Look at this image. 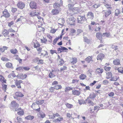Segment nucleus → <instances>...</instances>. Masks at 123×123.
I'll use <instances>...</instances> for the list:
<instances>
[{"instance_id": "obj_53", "label": "nucleus", "mask_w": 123, "mask_h": 123, "mask_svg": "<svg viewBox=\"0 0 123 123\" xmlns=\"http://www.w3.org/2000/svg\"><path fill=\"white\" fill-rule=\"evenodd\" d=\"M1 59L3 61L7 62L9 61V59H8L5 57H1Z\"/></svg>"}, {"instance_id": "obj_26", "label": "nucleus", "mask_w": 123, "mask_h": 123, "mask_svg": "<svg viewBox=\"0 0 123 123\" xmlns=\"http://www.w3.org/2000/svg\"><path fill=\"white\" fill-rule=\"evenodd\" d=\"M40 55H42L44 56L48 55V53L47 51L45 50H42L41 52Z\"/></svg>"}, {"instance_id": "obj_48", "label": "nucleus", "mask_w": 123, "mask_h": 123, "mask_svg": "<svg viewBox=\"0 0 123 123\" xmlns=\"http://www.w3.org/2000/svg\"><path fill=\"white\" fill-rule=\"evenodd\" d=\"M49 118L50 119H53L55 118V116L54 115V113H50L49 114Z\"/></svg>"}, {"instance_id": "obj_8", "label": "nucleus", "mask_w": 123, "mask_h": 123, "mask_svg": "<svg viewBox=\"0 0 123 123\" xmlns=\"http://www.w3.org/2000/svg\"><path fill=\"white\" fill-rule=\"evenodd\" d=\"M2 13L3 15L1 16V17L3 16L5 18H8L10 16V13L8 12V10L6 9L4 10L3 12Z\"/></svg>"}, {"instance_id": "obj_24", "label": "nucleus", "mask_w": 123, "mask_h": 123, "mask_svg": "<svg viewBox=\"0 0 123 123\" xmlns=\"http://www.w3.org/2000/svg\"><path fill=\"white\" fill-rule=\"evenodd\" d=\"M113 63L115 65H118L120 63V60L117 59L114 60L113 61Z\"/></svg>"}, {"instance_id": "obj_15", "label": "nucleus", "mask_w": 123, "mask_h": 123, "mask_svg": "<svg viewBox=\"0 0 123 123\" xmlns=\"http://www.w3.org/2000/svg\"><path fill=\"white\" fill-rule=\"evenodd\" d=\"M56 70H52L51 72L49 74V77L50 78H52L55 77L56 75Z\"/></svg>"}, {"instance_id": "obj_35", "label": "nucleus", "mask_w": 123, "mask_h": 123, "mask_svg": "<svg viewBox=\"0 0 123 123\" xmlns=\"http://www.w3.org/2000/svg\"><path fill=\"white\" fill-rule=\"evenodd\" d=\"M44 102V100H37L36 102L38 105H41Z\"/></svg>"}, {"instance_id": "obj_45", "label": "nucleus", "mask_w": 123, "mask_h": 123, "mask_svg": "<svg viewBox=\"0 0 123 123\" xmlns=\"http://www.w3.org/2000/svg\"><path fill=\"white\" fill-rule=\"evenodd\" d=\"M67 68L65 66H63L62 68H61L60 71V72L64 71L65 70H67Z\"/></svg>"}, {"instance_id": "obj_28", "label": "nucleus", "mask_w": 123, "mask_h": 123, "mask_svg": "<svg viewBox=\"0 0 123 123\" xmlns=\"http://www.w3.org/2000/svg\"><path fill=\"white\" fill-rule=\"evenodd\" d=\"M6 66L8 68H12V67H12V64L10 62L7 63L6 64Z\"/></svg>"}, {"instance_id": "obj_14", "label": "nucleus", "mask_w": 123, "mask_h": 123, "mask_svg": "<svg viewBox=\"0 0 123 123\" xmlns=\"http://www.w3.org/2000/svg\"><path fill=\"white\" fill-rule=\"evenodd\" d=\"M70 63L72 65H74L77 62V58L76 57H72L70 58Z\"/></svg>"}, {"instance_id": "obj_42", "label": "nucleus", "mask_w": 123, "mask_h": 123, "mask_svg": "<svg viewBox=\"0 0 123 123\" xmlns=\"http://www.w3.org/2000/svg\"><path fill=\"white\" fill-rule=\"evenodd\" d=\"M68 11L71 10L75 8V7H74V5H72L71 4H69L68 5Z\"/></svg>"}, {"instance_id": "obj_41", "label": "nucleus", "mask_w": 123, "mask_h": 123, "mask_svg": "<svg viewBox=\"0 0 123 123\" xmlns=\"http://www.w3.org/2000/svg\"><path fill=\"white\" fill-rule=\"evenodd\" d=\"M39 115L40 117L41 118H43L45 116V114L43 112H40L39 113Z\"/></svg>"}, {"instance_id": "obj_54", "label": "nucleus", "mask_w": 123, "mask_h": 123, "mask_svg": "<svg viewBox=\"0 0 123 123\" xmlns=\"http://www.w3.org/2000/svg\"><path fill=\"white\" fill-rule=\"evenodd\" d=\"M119 73H122L123 72V68L120 67L117 69Z\"/></svg>"}, {"instance_id": "obj_18", "label": "nucleus", "mask_w": 123, "mask_h": 123, "mask_svg": "<svg viewBox=\"0 0 123 123\" xmlns=\"http://www.w3.org/2000/svg\"><path fill=\"white\" fill-rule=\"evenodd\" d=\"M63 118L62 117H59L53 121L55 123H60L63 120Z\"/></svg>"}, {"instance_id": "obj_33", "label": "nucleus", "mask_w": 123, "mask_h": 123, "mask_svg": "<svg viewBox=\"0 0 123 123\" xmlns=\"http://www.w3.org/2000/svg\"><path fill=\"white\" fill-rule=\"evenodd\" d=\"M73 89L72 87L69 86H67L65 89V92H68L72 90Z\"/></svg>"}, {"instance_id": "obj_27", "label": "nucleus", "mask_w": 123, "mask_h": 123, "mask_svg": "<svg viewBox=\"0 0 123 123\" xmlns=\"http://www.w3.org/2000/svg\"><path fill=\"white\" fill-rule=\"evenodd\" d=\"M11 105H14V106L15 107H18L19 106V104L16 103L15 101H12L11 103Z\"/></svg>"}, {"instance_id": "obj_49", "label": "nucleus", "mask_w": 123, "mask_h": 123, "mask_svg": "<svg viewBox=\"0 0 123 123\" xmlns=\"http://www.w3.org/2000/svg\"><path fill=\"white\" fill-rule=\"evenodd\" d=\"M110 34L109 33H104L102 35V36L103 37L106 36L107 37H110Z\"/></svg>"}, {"instance_id": "obj_10", "label": "nucleus", "mask_w": 123, "mask_h": 123, "mask_svg": "<svg viewBox=\"0 0 123 123\" xmlns=\"http://www.w3.org/2000/svg\"><path fill=\"white\" fill-rule=\"evenodd\" d=\"M30 6L31 8L32 9H36L37 8V4L34 1H32L30 3Z\"/></svg>"}, {"instance_id": "obj_25", "label": "nucleus", "mask_w": 123, "mask_h": 123, "mask_svg": "<svg viewBox=\"0 0 123 123\" xmlns=\"http://www.w3.org/2000/svg\"><path fill=\"white\" fill-rule=\"evenodd\" d=\"M0 81L2 83H6V80L2 75H0Z\"/></svg>"}, {"instance_id": "obj_32", "label": "nucleus", "mask_w": 123, "mask_h": 123, "mask_svg": "<svg viewBox=\"0 0 123 123\" xmlns=\"http://www.w3.org/2000/svg\"><path fill=\"white\" fill-rule=\"evenodd\" d=\"M53 7L55 9H56L57 8H59L60 7V5L57 3H54L53 4Z\"/></svg>"}, {"instance_id": "obj_39", "label": "nucleus", "mask_w": 123, "mask_h": 123, "mask_svg": "<svg viewBox=\"0 0 123 123\" xmlns=\"http://www.w3.org/2000/svg\"><path fill=\"white\" fill-rule=\"evenodd\" d=\"M112 73L111 72H108L106 73V78L109 79L112 77Z\"/></svg>"}, {"instance_id": "obj_61", "label": "nucleus", "mask_w": 123, "mask_h": 123, "mask_svg": "<svg viewBox=\"0 0 123 123\" xmlns=\"http://www.w3.org/2000/svg\"><path fill=\"white\" fill-rule=\"evenodd\" d=\"M120 13V11L118 9H117L115 10V15L116 16H117Z\"/></svg>"}, {"instance_id": "obj_47", "label": "nucleus", "mask_w": 123, "mask_h": 123, "mask_svg": "<svg viewBox=\"0 0 123 123\" xmlns=\"http://www.w3.org/2000/svg\"><path fill=\"white\" fill-rule=\"evenodd\" d=\"M59 37H56L54 39V40L53 44V45H55L56 43L58 40L59 39Z\"/></svg>"}, {"instance_id": "obj_17", "label": "nucleus", "mask_w": 123, "mask_h": 123, "mask_svg": "<svg viewBox=\"0 0 123 123\" xmlns=\"http://www.w3.org/2000/svg\"><path fill=\"white\" fill-rule=\"evenodd\" d=\"M32 43L33 44V46L34 48H37L40 46V44L37 40L33 41Z\"/></svg>"}, {"instance_id": "obj_19", "label": "nucleus", "mask_w": 123, "mask_h": 123, "mask_svg": "<svg viewBox=\"0 0 123 123\" xmlns=\"http://www.w3.org/2000/svg\"><path fill=\"white\" fill-rule=\"evenodd\" d=\"M90 112L91 114L90 116L91 117H95L96 114L95 111L93 109L91 108H90Z\"/></svg>"}, {"instance_id": "obj_37", "label": "nucleus", "mask_w": 123, "mask_h": 123, "mask_svg": "<svg viewBox=\"0 0 123 123\" xmlns=\"http://www.w3.org/2000/svg\"><path fill=\"white\" fill-rule=\"evenodd\" d=\"M65 105L68 108L70 109L73 107V105H72L68 103H67Z\"/></svg>"}, {"instance_id": "obj_40", "label": "nucleus", "mask_w": 123, "mask_h": 123, "mask_svg": "<svg viewBox=\"0 0 123 123\" xmlns=\"http://www.w3.org/2000/svg\"><path fill=\"white\" fill-rule=\"evenodd\" d=\"M96 97L95 94L94 93L91 94L89 96V98L90 99H92L95 98Z\"/></svg>"}, {"instance_id": "obj_9", "label": "nucleus", "mask_w": 123, "mask_h": 123, "mask_svg": "<svg viewBox=\"0 0 123 123\" xmlns=\"http://www.w3.org/2000/svg\"><path fill=\"white\" fill-rule=\"evenodd\" d=\"M17 6L18 8L20 9H22L25 7V4L24 2L20 1L18 3Z\"/></svg>"}, {"instance_id": "obj_6", "label": "nucleus", "mask_w": 123, "mask_h": 123, "mask_svg": "<svg viewBox=\"0 0 123 123\" xmlns=\"http://www.w3.org/2000/svg\"><path fill=\"white\" fill-rule=\"evenodd\" d=\"M15 111H18L17 113V114L18 115L20 116H23L24 114V111L21 108H18V109H16L15 110Z\"/></svg>"}, {"instance_id": "obj_55", "label": "nucleus", "mask_w": 123, "mask_h": 123, "mask_svg": "<svg viewBox=\"0 0 123 123\" xmlns=\"http://www.w3.org/2000/svg\"><path fill=\"white\" fill-rule=\"evenodd\" d=\"M59 63H60L58 66L59 65L60 66L62 65L64 63L63 60L62 59H61L59 61Z\"/></svg>"}, {"instance_id": "obj_46", "label": "nucleus", "mask_w": 123, "mask_h": 123, "mask_svg": "<svg viewBox=\"0 0 123 123\" xmlns=\"http://www.w3.org/2000/svg\"><path fill=\"white\" fill-rule=\"evenodd\" d=\"M47 37L49 39H50V41H49V42L51 43L52 41V37L49 34H48L47 35Z\"/></svg>"}, {"instance_id": "obj_36", "label": "nucleus", "mask_w": 123, "mask_h": 123, "mask_svg": "<svg viewBox=\"0 0 123 123\" xmlns=\"http://www.w3.org/2000/svg\"><path fill=\"white\" fill-rule=\"evenodd\" d=\"M8 48L6 46H4L0 48V50L2 52H3L5 50H7Z\"/></svg>"}, {"instance_id": "obj_51", "label": "nucleus", "mask_w": 123, "mask_h": 123, "mask_svg": "<svg viewBox=\"0 0 123 123\" xmlns=\"http://www.w3.org/2000/svg\"><path fill=\"white\" fill-rule=\"evenodd\" d=\"M17 11V8L12 7V8L11 11L13 13H15Z\"/></svg>"}, {"instance_id": "obj_5", "label": "nucleus", "mask_w": 123, "mask_h": 123, "mask_svg": "<svg viewBox=\"0 0 123 123\" xmlns=\"http://www.w3.org/2000/svg\"><path fill=\"white\" fill-rule=\"evenodd\" d=\"M61 9L60 8L58 9H53L51 12L52 15H56L59 14L61 11Z\"/></svg>"}, {"instance_id": "obj_3", "label": "nucleus", "mask_w": 123, "mask_h": 123, "mask_svg": "<svg viewBox=\"0 0 123 123\" xmlns=\"http://www.w3.org/2000/svg\"><path fill=\"white\" fill-rule=\"evenodd\" d=\"M86 18L85 17V16H84L79 15L78 16L77 19V21L78 23H82L84 21L86 20Z\"/></svg>"}, {"instance_id": "obj_52", "label": "nucleus", "mask_w": 123, "mask_h": 123, "mask_svg": "<svg viewBox=\"0 0 123 123\" xmlns=\"http://www.w3.org/2000/svg\"><path fill=\"white\" fill-rule=\"evenodd\" d=\"M2 89L5 92L6 91V90L7 89V85H6L4 84L3 85H2Z\"/></svg>"}, {"instance_id": "obj_23", "label": "nucleus", "mask_w": 123, "mask_h": 123, "mask_svg": "<svg viewBox=\"0 0 123 123\" xmlns=\"http://www.w3.org/2000/svg\"><path fill=\"white\" fill-rule=\"evenodd\" d=\"M85 60L88 63H89L91 61H92V56H89L86 58L85 59Z\"/></svg>"}, {"instance_id": "obj_12", "label": "nucleus", "mask_w": 123, "mask_h": 123, "mask_svg": "<svg viewBox=\"0 0 123 123\" xmlns=\"http://www.w3.org/2000/svg\"><path fill=\"white\" fill-rule=\"evenodd\" d=\"M15 97L14 98H22L24 96V95L21 92H16L15 94Z\"/></svg>"}, {"instance_id": "obj_11", "label": "nucleus", "mask_w": 123, "mask_h": 123, "mask_svg": "<svg viewBox=\"0 0 123 123\" xmlns=\"http://www.w3.org/2000/svg\"><path fill=\"white\" fill-rule=\"evenodd\" d=\"M16 77L17 78L20 79L24 80L26 78L27 75L25 74H23L22 73H20L18 74L16 76Z\"/></svg>"}, {"instance_id": "obj_57", "label": "nucleus", "mask_w": 123, "mask_h": 123, "mask_svg": "<svg viewBox=\"0 0 123 123\" xmlns=\"http://www.w3.org/2000/svg\"><path fill=\"white\" fill-rule=\"evenodd\" d=\"M55 89L54 87H51L49 89V92H51V93L53 92L55 90Z\"/></svg>"}, {"instance_id": "obj_58", "label": "nucleus", "mask_w": 123, "mask_h": 123, "mask_svg": "<svg viewBox=\"0 0 123 123\" xmlns=\"http://www.w3.org/2000/svg\"><path fill=\"white\" fill-rule=\"evenodd\" d=\"M63 39L64 40V42H67L68 41V40L69 39L68 37H63Z\"/></svg>"}, {"instance_id": "obj_4", "label": "nucleus", "mask_w": 123, "mask_h": 123, "mask_svg": "<svg viewBox=\"0 0 123 123\" xmlns=\"http://www.w3.org/2000/svg\"><path fill=\"white\" fill-rule=\"evenodd\" d=\"M86 19H90L92 20L94 18V15L93 13L91 12H89L86 15Z\"/></svg>"}, {"instance_id": "obj_63", "label": "nucleus", "mask_w": 123, "mask_h": 123, "mask_svg": "<svg viewBox=\"0 0 123 123\" xmlns=\"http://www.w3.org/2000/svg\"><path fill=\"white\" fill-rule=\"evenodd\" d=\"M88 103L90 105L93 106L94 104L93 102L90 100H89L88 102Z\"/></svg>"}, {"instance_id": "obj_20", "label": "nucleus", "mask_w": 123, "mask_h": 123, "mask_svg": "<svg viewBox=\"0 0 123 123\" xmlns=\"http://www.w3.org/2000/svg\"><path fill=\"white\" fill-rule=\"evenodd\" d=\"M72 94L75 96H79L80 93V91L76 90H72Z\"/></svg>"}, {"instance_id": "obj_64", "label": "nucleus", "mask_w": 123, "mask_h": 123, "mask_svg": "<svg viewBox=\"0 0 123 123\" xmlns=\"http://www.w3.org/2000/svg\"><path fill=\"white\" fill-rule=\"evenodd\" d=\"M17 119L18 123H20L22 121V118L21 117H17Z\"/></svg>"}, {"instance_id": "obj_2", "label": "nucleus", "mask_w": 123, "mask_h": 123, "mask_svg": "<svg viewBox=\"0 0 123 123\" xmlns=\"http://www.w3.org/2000/svg\"><path fill=\"white\" fill-rule=\"evenodd\" d=\"M76 19L74 16H71L68 18L67 21L68 23L71 25H74L75 24Z\"/></svg>"}, {"instance_id": "obj_50", "label": "nucleus", "mask_w": 123, "mask_h": 123, "mask_svg": "<svg viewBox=\"0 0 123 123\" xmlns=\"http://www.w3.org/2000/svg\"><path fill=\"white\" fill-rule=\"evenodd\" d=\"M37 49V50L38 52V54L39 55L41 54V52L42 51V48L41 47H38Z\"/></svg>"}, {"instance_id": "obj_16", "label": "nucleus", "mask_w": 123, "mask_h": 123, "mask_svg": "<svg viewBox=\"0 0 123 123\" xmlns=\"http://www.w3.org/2000/svg\"><path fill=\"white\" fill-rule=\"evenodd\" d=\"M76 7L71 10L68 11L67 12L71 16L74 15L75 13H76L75 12L76 11Z\"/></svg>"}, {"instance_id": "obj_30", "label": "nucleus", "mask_w": 123, "mask_h": 123, "mask_svg": "<svg viewBox=\"0 0 123 123\" xmlns=\"http://www.w3.org/2000/svg\"><path fill=\"white\" fill-rule=\"evenodd\" d=\"M86 75L84 74H82L79 76L80 78V79L82 80H84L86 78Z\"/></svg>"}, {"instance_id": "obj_29", "label": "nucleus", "mask_w": 123, "mask_h": 123, "mask_svg": "<svg viewBox=\"0 0 123 123\" xmlns=\"http://www.w3.org/2000/svg\"><path fill=\"white\" fill-rule=\"evenodd\" d=\"M25 119L27 120H32L34 118V117L33 116L31 115H28L25 117Z\"/></svg>"}, {"instance_id": "obj_22", "label": "nucleus", "mask_w": 123, "mask_h": 123, "mask_svg": "<svg viewBox=\"0 0 123 123\" xmlns=\"http://www.w3.org/2000/svg\"><path fill=\"white\" fill-rule=\"evenodd\" d=\"M37 29L38 32H44L45 30V29L44 28L40 26L39 25H38Z\"/></svg>"}, {"instance_id": "obj_31", "label": "nucleus", "mask_w": 123, "mask_h": 123, "mask_svg": "<svg viewBox=\"0 0 123 123\" xmlns=\"http://www.w3.org/2000/svg\"><path fill=\"white\" fill-rule=\"evenodd\" d=\"M55 89L56 90H58L61 89L62 87L61 85H56L54 86Z\"/></svg>"}, {"instance_id": "obj_59", "label": "nucleus", "mask_w": 123, "mask_h": 123, "mask_svg": "<svg viewBox=\"0 0 123 123\" xmlns=\"http://www.w3.org/2000/svg\"><path fill=\"white\" fill-rule=\"evenodd\" d=\"M57 30V29H51L50 31V32L51 33L54 34L55 33Z\"/></svg>"}, {"instance_id": "obj_21", "label": "nucleus", "mask_w": 123, "mask_h": 123, "mask_svg": "<svg viewBox=\"0 0 123 123\" xmlns=\"http://www.w3.org/2000/svg\"><path fill=\"white\" fill-rule=\"evenodd\" d=\"M37 18L39 20L38 21V24H40L41 25H43V23L44 22L43 18L39 16H38Z\"/></svg>"}, {"instance_id": "obj_44", "label": "nucleus", "mask_w": 123, "mask_h": 123, "mask_svg": "<svg viewBox=\"0 0 123 123\" xmlns=\"http://www.w3.org/2000/svg\"><path fill=\"white\" fill-rule=\"evenodd\" d=\"M16 70L18 71H23V67L19 66L17 68Z\"/></svg>"}, {"instance_id": "obj_62", "label": "nucleus", "mask_w": 123, "mask_h": 123, "mask_svg": "<svg viewBox=\"0 0 123 123\" xmlns=\"http://www.w3.org/2000/svg\"><path fill=\"white\" fill-rule=\"evenodd\" d=\"M43 60H40L38 61L37 64H43Z\"/></svg>"}, {"instance_id": "obj_1", "label": "nucleus", "mask_w": 123, "mask_h": 123, "mask_svg": "<svg viewBox=\"0 0 123 123\" xmlns=\"http://www.w3.org/2000/svg\"><path fill=\"white\" fill-rule=\"evenodd\" d=\"M9 32L11 33H14L15 32V31L13 30L12 28L9 29L8 30L4 29L2 31V34L5 37H9L10 36L9 35Z\"/></svg>"}, {"instance_id": "obj_34", "label": "nucleus", "mask_w": 123, "mask_h": 123, "mask_svg": "<svg viewBox=\"0 0 123 123\" xmlns=\"http://www.w3.org/2000/svg\"><path fill=\"white\" fill-rule=\"evenodd\" d=\"M105 12V16L107 17L111 13V12L110 10H109L108 11Z\"/></svg>"}, {"instance_id": "obj_38", "label": "nucleus", "mask_w": 123, "mask_h": 123, "mask_svg": "<svg viewBox=\"0 0 123 123\" xmlns=\"http://www.w3.org/2000/svg\"><path fill=\"white\" fill-rule=\"evenodd\" d=\"M100 107L96 105L94 106L93 110L95 111L96 113H97V111L99 110Z\"/></svg>"}, {"instance_id": "obj_56", "label": "nucleus", "mask_w": 123, "mask_h": 123, "mask_svg": "<svg viewBox=\"0 0 123 123\" xmlns=\"http://www.w3.org/2000/svg\"><path fill=\"white\" fill-rule=\"evenodd\" d=\"M24 19V18L23 17L21 16L20 17V18H18L17 20H16V22H18L19 21H22V20Z\"/></svg>"}, {"instance_id": "obj_43", "label": "nucleus", "mask_w": 123, "mask_h": 123, "mask_svg": "<svg viewBox=\"0 0 123 123\" xmlns=\"http://www.w3.org/2000/svg\"><path fill=\"white\" fill-rule=\"evenodd\" d=\"M11 52L13 54H16L18 52V51L16 49H11L10 50Z\"/></svg>"}, {"instance_id": "obj_60", "label": "nucleus", "mask_w": 123, "mask_h": 123, "mask_svg": "<svg viewBox=\"0 0 123 123\" xmlns=\"http://www.w3.org/2000/svg\"><path fill=\"white\" fill-rule=\"evenodd\" d=\"M8 26L9 27H10L12 25H13L14 23L13 21H11L10 22H8Z\"/></svg>"}, {"instance_id": "obj_7", "label": "nucleus", "mask_w": 123, "mask_h": 123, "mask_svg": "<svg viewBox=\"0 0 123 123\" xmlns=\"http://www.w3.org/2000/svg\"><path fill=\"white\" fill-rule=\"evenodd\" d=\"M23 81L21 80H17L15 82V84L18 89H20L22 87L21 85V84L22 83Z\"/></svg>"}, {"instance_id": "obj_13", "label": "nucleus", "mask_w": 123, "mask_h": 123, "mask_svg": "<svg viewBox=\"0 0 123 123\" xmlns=\"http://www.w3.org/2000/svg\"><path fill=\"white\" fill-rule=\"evenodd\" d=\"M40 14L39 12H37L36 10L31 11L30 13V15L31 17L37 16Z\"/></svg>"}]
</instances>
